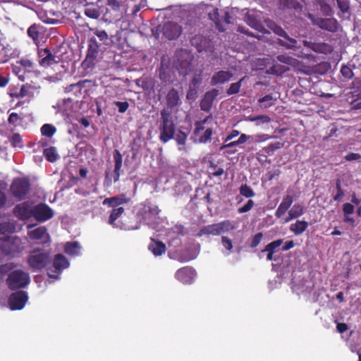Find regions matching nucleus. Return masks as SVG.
Here are the masks:
<instances>
[{"mask_svg":"<svg viewBox=\"0 0 361 361\" xmlns=\"http://www.w3.org/2000/svg\"><path fill=\"white\" fill-rule=\"evenodd\" d=\"M92 31L94 35L90 37L87 41L86 56L82 63V66L85 68L94 66L97 58L109 49L113 43L111 37H109L105 30L96 28Z\"/></svg>","mask_w":361,"mask_h":361,"instance_id":"obj_1","label":"nucleus"},{"mask_svg":"<svg viewBox=\"0 0 361 361\" xmlns=\"http://www.w3.org/2000/svg\"><path fill=\"white\" fill-rule=\"evenodd\" d=\"M130 202V198L127 197L125 194L106 197L103 200V205L112 208L107 221L109 225L116 228L128 231L140 228L141 220L135 225L126 224H119L117 222V220L122 216L125 212V209L120 206L124 204H128Z\"/></svg>","mask_w":361,"mask_h":361,"instance_id":"obj_2","label":"nucleus"},{"mask_svg":"<svg viewBox=\"0 0 361 361\" xmlns=\"http://www.w3.org/2000/svg\"><path fill=\"white\" fill-rule=\"evenodd\" d=\"M160 115L159 140L163 143H166L174 138L176 124L171 112L168 109H163L160 112Z\"/></svg>","mask_w":361,"mask_h":361,"instance_id":"obj_3","label":"nucleus"},{"mask_svg":"<svg viewBox=\"0 0 361 361\" xmlns=\"http://www.w3.org/2000/svg\"><path fill=\"white\" fill-rule=\"evenodd\" d=\"M27 264L34 270H42L51 262L50 252L42 249L35 248L30 252Z\"/></svg>","mask_w":361,"mask_h":361,"instance_id":"obj_4","label":"nucleus"},{"mask_svg":"<svg viewBox=\"0 0 361 361\" xmlns=\"http://www.w3.org/2000/svg\"><path fill=\"white\" fill-rule=\"evenodd\" d=\"M126 11L123 0H106V8L104 13L106 21L112 22L120 20Z\"/></svg>","mask_w":361,"mask_h":361,"instance_id":"obj_5","label":"nucleus"},{"mask_svg":"<svg viewBox=\"0 0 361 361\" xmlns=\"http://www.w3.org/2000/svg\"><path fill=\"white\" fill-rule=\"evenodd\" d=\"M30 283L29 274L23 270L11 271L6 279L9 289L14 290L25 287Z\"/></svg>","mask_w":361,"mask_h":361,"instance_id":"obj_6","label":"nucleus"},{"mask_svg":"<svg viewBox=\"0 0 361 361\" xmlns=\"http://www.w3.org/2000/svg\"><path fill=\"white\" fill-rule=\"evenodd\" d=\"M30 190V180L26 178H15L11 185L13 196L18 200H24Z\"/></svg>","mask_w":361,"mask_h":361,"instance_id":"obj_7","label":"nucleus"},{"mask_svg":"<svg viewBox=\"0 0 361 361\" xmlns=\"http://www.w3.org/2000/svg\"><path fill=\"white\" fill-rule=\"evenodd\" d=\"M267 26L275 34L277 35L282 37L290 42V44L284 42L283 40L279 39L278 43L279 44L286 47L288 49H292L293 47H295L297 41L296 39L291 38L288 36V35L286 33V32L279 25H278L274 21L270 20V19H266L264 20Z\"/></svg>","mask_w":361,"mask_h":361,"instance_id":"obj_8","label":"nucleus"},{"mask_svg":"<svg viewBox=\"0 0 361 361\" xmlns=\"http://www.w3.org/2000/svg\"><path fill=\"white\" fill-rule=\"evenodd\" d=\"M211 116H207L202 121H196L195 123L194 136L200 143H206L211 140L212 135L214 133L213 129L209 128L202 133V131L204 130V124L208 121Z\"/></svg>","mask_w":361,"mask_h":361,"instance_id":"obj_9","label":"nucleus"},{"mask_svg":"<svg viewBox=\"0 0 361 361\" xmlns=\"http://www.w3.org/2000/svg\"><path fill=\"white\" fill-rule=\"evenodd\" d=\"M54 216L52 209L45 203H39L33 206L32 217L39 222H45Z\"/></svg>","mask_w":361,"mask_h":361,"instance_id":"obj_10","label":"nucleus"},{"mask_svg":"<svg viewBox=\"0 0 361 361\" xmlns=\"http://www.w3.org/2000/svg\"><path fill=\"white\" fill-rule=\"evenodd\" d=\"M32 203L30 201H25L17 204L13 209V215L20 221H27L32 217Z\"/></svg>","mask_w":361,"mask_h":361,"instance_id":"obj_11","label":"nucleus"},{"mask_svg":"<svg viewBox=\"0 0 361 361\" xmlns=\"http://www.w3.org/2000/svg\"><path fill=\"white\" fill-rule=\"evenodd\" d=\"M28 300L27 294L25 291L18 290L11 294L8 298V305L11 310H22Z\"/></svg>","mask_w":361,"mask_h":361,"instance_id":"obj_12","label":"nucleus"},{"mask_svg":"<svg viewBox=\"0 0 361 361\" xmlns=\"http://www.w3.org/2000/svg\"><path fill=\"white\" fill-rule=\"evenodd\" d=\"M38 55L39 58V63L43 67H49L61 61L60 56L54 54L47 48L39 50Z\"/></svg>","mask_w":361,"mask_h":361,"instance_id":"obj_13","label":"nucleus"},{"mask_svg":"<svg viewBox=\"0 0 361 361\" xmlns=\"http://www.w3.org/2000/svg\"><path fill=\"white\" fill-rule=\"evenodd\" d=\"M162 32L166 38L169 40H173L180 36L183 28L178 23L169 21L164 23Z\"/></svg>","mask_w":361,"mask_h":361,"instance_id":"obj_14","label":"nucleus"},{"mask_svg":"<svg viewBox=\"0 0 361 361\" xmlns=\"http://www.w3.org/2000/svg\"><path fill=\"white\" fill-rule=\"evenodd\" d=\"M195 276V270L189 266L178 269L176 274V279L184 284H190L192 283Z\"/></svg>","mask_w":361,"mask_h":361,"instance_id":"obj_15","label":"nucleus"},{"mask_svg":"<svg viewBox=\"0 0 361 361\" xmlns=\"http://www.w3.org/2000/svg\"><path fill=\"white\" fill-rule=\"evenodd\" d=\"M313 23L317 25L319 28L333 33L338 31L339 26L338 20L334 18H317L313 21Z\"/></svg>","mask_w":361,"mask_h":361,"instance_id":"obj_16","label":"nucleus"},{"mask_svg":"<svg viewBox=\"0 0 361 361\" xmlns=\"http://www.w3.org/2000/svg\"><path fill=\"white\" fill-rule=\"evenodd\" d=\"M303 44L317 53L328 54L333 51L332 47L325 42H312L304 40Z\"/></svg>","mask_w":361,"mask_h":361,"instance_id":"obj_17","label":"nucleus"},{"mask_svg":"<svg viewBox=\"0 0 361 361\" xmlns=\"http://www.w3.org/2000/svg\"><path fill=\"white\" fill-rule=\"evenodd\" d=\"M233 74L229 71H219L214 73L211 78L210 84L215 86L231 80Z\"/></svg>","mask_w":361,"mask_h":361,"instance_id":"obj_18","label":"nucleus"},{"mask_svg":"<svg viewBox=\"0 0 361 361\" xmlns=\"http://www.w3.org/2000/svg\"><path fill=\"white\" fill-rule=\"evenodd\" d=\"M293 200V197L291 195H286L275 212V216L278 219L283 216L292 205Z\"/></svg>","mask_w":361,"mask_h":361,"instance_id":"obj_19","label":"nucleus"},{"mask_svg":"<svg viewBox=\"0 0 361 361\" xmlns=\"http://www.w3.org/2000/svg\"><path fill=\"white\" fill-rule=\"evenodd\" d=\"M114 160V182L116 183L120 178V172L122 167L123 157L121 152L118 149H115L113 153Z\"/></svg>","mask_w":361,"mask_h":361,"instance_id":"obj_20","label":"nucleus"},{"mask_svg":"<svg viewBox=\"0 0 361 361\" xmlns=\"http://www.w3.org/2000/svg\"><path fill=\"white\" fill-rule=\"evenodd\" d=\"M18 63L22 67V69H20L18 73H20L22 71L23 72V74L19 75L18 78L20 80L24 81L25 78L24 74L25 73L34 72L35 68V64L31 60L26 58L21 59L20 61H18Z\"/></svg>","mask_w":361,"mask_h":361,"instance_id":"obj_21","label":"nucleus"},{"mask_svg":"<svg viewBox=\"0 0 361 361\" xmlns=\"http://www.w3.org/2000/svg\"><path fill=\"white\" fill-rule=\"evenodd\" d=\"M191 44L195 46L199 52L206 51L209 47V42L202 35H195L191 39Z\"/></svg>","mask_w":361,"mask_h":361,"instance_id":"obj_22","label":"nucleus"},{"mask_svg":"<svg viewBox=\"0 0 361 361\" xmlns=\"http://www.w3.org/2000/svg\"><path fill=\"white\" fill-rule=\"evenodd\" d=\"M148 248L154 256H161L166 252L165 244L161 241L155 240L153 238H151Z\"/></svg>","mask_w":361,"mask_h":361,"instance_id":"obj_23","label":"nucleus"},{"mask_svg":"<svg viewBox=\"0 0 361 361\" xmlns=\"http://www.w3.org/2000/svg\"><path fill=\"white\" fill-rule=\"evenodd\" d=\"M179 100L180 97L177 90L170 89L166 96L167 106L170 109L176 107L178 104Z\"/></svg>","mask_w":361,"mask_h":361,"instance_id":"obj_24","label":"nucleus"},{"mask_svg":"<svg viewBox=\"0 0 361 361\" xmlns=\"http://www.w3.org/2000/svg\"><path fill=\"white\" fill-rule=\"evenodd\" d=\"M305 207L300 204H295L292 208L288 211V216L285 219V222L298 219L305 213Z\"/></svg>","mask_w":361,"mask_h":361,"instance_id":"obj_25","label":"nucleus"},{"mask_svg":"<svg viewBox=\"0 0 361 361\" xmlns=\"http://www.w3.org/2000/svg\"><path fill=\"white\" fill-rule=\"evenodd\" d=\"M309 224L305 220H297L290 226V231L295 235H300L304 233L308 228Z\"/></svg>","mask_w":361,"mask_h":361,"instance_id":"obj_26","label":"nucleus"},{"mask_svg":"<svg viewBox=\"0 0 361 361\" xmlns=\"http://www.w3.org/2000/svg\"><path fill=\"white\" fill-rule=\"evenodd\" d=\"M27 235L29 238L33 240H41L45 237H49L47 230L44 226H39L32 231H28Z\"/></svg>","mask_w":361,"mask_h":361,"instance_id":"obj_27","label":"nucleus"},{"mask_svg":"<svg viewBox=\"0 0 361 361\" xmlns=\"http://www.w3.org/2000/svg\"><path fill=\"white\" fill-rule=\"evenodd\" d=\"M53 266L56 270L61 271L69 266V262L64 255L57 254L54 256Z\"/></svg>","mask_w":361,"mask_h":361,"instance_id":"obj_28","label":"nucleus"},{"mask_svg":"<svg viewBox=\"0 0 361 361\" xmlns=\"http://www.w3.org/2000/svg\"><path fill=\"white\" fill-rule=\"evenodd\" d=\"M204 235H219L218 224L216 223L204 226L197 233V237H202Z\"/></svg>","mask_w":361,"mask_h":361,"instance_id":"obj_29","label":"nucleus"},{"mask_svg":"<svg viewBox=\"0 0 361 361\" xmlns=\"http://www.w3.org/2000/svg\"><path fill=\"white\" fill-rule=\"evenodd\" d=\"M84 13L86 16L92 19H97L100 16L99 6L92 3L87 4Z\"/></svg>","mask_w":361,"mask_h":361,"instance_id":"obj_30","label":"nucleus"},{"mask_svg":"<svg viewBox=\"0 0 361 361\" xmlns=\"http://www.w3.org/2000/svg\"><path fill=\"white\" fill-rule=\"evenodd\" d=\"M245 21L252 28L259 31L262 30V25L257 20L256 15L254 13L248 12L245 16Z\"/></svg>","mask_w":361,"mask_h":361,"instance_id":"obj_31","label":"nucleus"},{"mask_svg":"<svg viewBox=\"0 0 361 361\" xmlns=\"http://www.w3.org/2000/svg\"><path fill=\"white\" fill-rule=\"evenodd\" d=\"M80 246L78 242H68L65 245L64 252L69 255H78L80 253Z\"/></svg>","mask_w":361,"mask_h":361,"instance_id":"obj_32","label":"nucleus"},{"mask_svg":"<svg viewBox=\"0 0 361 361\" xmlns=\"http://www.w3.org/2000/svg\"><path fill=\"white\" fill-rule=\"evenodd\" d=\"M219 226V234L230 232L235 229L236 226L233 221L230 220H224L217 223Z\"/></svg>","mask_w":361,"mask_h":361,"instance_id":"obj_33","label":"nucleus"},{"mask_svg":"<svg viewBox=\"0 0 361 361\" xmlns=\"http://www.w3.org/2000/svg\"><path fill=\"white\" fill-rule=\"evenodd\" d=\"M13 226L9 223L0 224V239L7 240L8 235L13 232Z\"/></svg>","mask_w":361,"mask_h":361,"instance_id":"obj_34","label":"nucleus"},{"mask_svg":"<svg viewBox=\"0 0 361 361\" xmlns=\"http://www.w3.org/2000/svg\"><path fill=\"white\" fill-rule=\"evenodd\" d=\"M85 80H80L76 83H73L65 87L66 92H73L75 95L81 92L82 88L84 87Z\"/></svg>","mask_w":361,"mask_h":361,"instance_id":"obj_35","label":"nucleus"},{"mask_svg":"<svg viewBox=\"0 0 361 361\" xmlns=\"http://www.w3.org/2000/svg\"><path fill=\"white\" fill-rule=\"evenodd\" d=\"M43 154L46 159L49 162H54L59 157L54 147H50L49 148L44 149Z\"/></svg>","mask_w":361,"mask_h":361,"instance_id":"obj_36","label":"nucleus"},{"mask_svg":"<svg viewBox=\"0 0 361 361\" xmlns=\"http://www.w3.org/2000/svg\"><path fill=\"white\" fill-rule=\"evenodd\" d=\"M209 18L215 23L216 27L219 31L223 32L225 30V29L221 25L219 20V13L218 8L213 9V11L209 13Z\"/></svg>","mask_w":361,"mask_h":361,"instance_id":"obj_37","label":"nucleus"},{"mask_svg":"<svg viewBox=\"0 0 361 361\" xmlns=\"http://www.w3.org/2000/svg\"><path fill=\"white\" fill-rule=\"evenodd\" d=\"M336 194L333 197L334 201L339 202L341 201L343 197L345 196V191L342 188V181L341 178H337L336 180Z\"/></svg>","mask_w":361,"mask_h":361,"instance_id":"obj_38","label":"nucleus"},{"mask_svg":"<svg viewBox=\"0 0 361 361\" xmlns=\"http://www.w3.org/2000/svg\"><path fill=\"white\" fill-rule=\"evenodd\" d=\"M23 120V116L18 115L17 113L12 112L8 118V123L11 126L15 128L22 123Z\"/></svg>","mask_w":361,"mask_h":361,"instance_id":"obj_39","label":"nucleus"},{"mask_svg":"<svg viewBox=\"0 0 361 361\" xmlns=\"http://www.w3.org/2000/svg\"><path fill=\"white\" fill-rule=\"evenodd\" d=\"M39 25L33 24L27 29V35L30 37L35 42H37L39 41Z\"/></svg>","mask_w":361,"mask_h":361,"instance_id":"obj_40","label":"nucleus"},{"mask_svg":"<svg viewBox=\"0 0 361 361\" xmlns=\"http://www.w3.org/2000/svg\"><path fill=\"white\" fill-rule=\"evenodd\" d=\"M288 68L283 65L275 63L270 67V68L267 71V73L269 74H274L276 75H281L283 73H284Z\"/></svg>","mask_w":361,"mask_h":361,"instance_id":"obj_41","label":"nucleus"},{"mask_svg":"<svg viewBox=\"0 0 361 361\" xmlns=\"http://www.w3.org/2000/svg\"><path fill=\"white\" fill-rule=\"evenodd\" d=\"M56 132V128L51 124H44L41 128L42 135L47 137H51Z\"/></svg>","mask_w":361,"mask_h":361,"instance_id":"obj_42","label":"nucleus"},{"mask_svg":"<svg viewBox=\"0 0 361 361\" xmlns=\"http://www.w3.org/2000/svg\"><path fill=\"white\" fill-rule=\"evenodd\" d=\"M244 79L245 78L243 77L237 82L231 83L230 87L226 90V94L228 96L238 94L240 90L242 82Z\"/></svg>","mask_w":361,"mask_h":361,"instance_id":"obj_43","label":"nucleus"},{"mask_svg":"<svg viewBox=\"0 0 361 361\" xmlns=\"http://www.w3.org/2000/svg\"><path fill=\"white\" fill-rule=\"evenodd\" d=\"M209 175L215 177L221 176L224 173V170L221 167H218L213 161L209 162Z\"/></svg>","mask_w":361,"mask_h":361,"instance_id":"obj_44","label":"nucleus"},{"mask_svg":"<svg viewBox=\"0 0 361 361\" xmlns=\"http://www.w3.org/2000/svg\"><path fill=\"white\" fill-rule=\"evenodd\" d=\"M9 140H10L11 145L13 147L22 148L24 146L22 137L20 136V135L19 133H13L11 136Z\"/></svg>","mask_w":361,"mask_h":361,"instance_id":"obj_45","label":"nucleus"},{"mask_svg":"<svg viewBox=\"0 0 361 361\" xmlns=\"http://www.w3.org/2000/svg\"><path fill=\"white\" fill-rule=\"evenodd\" d=\"M284 144L281 142L271 143L268 146L263 148V150L268 154H273L276 149L283 148Z\"/></svg>","mask_w":361,"mask_h":361,"instance_id":"obj_46","label":"nucleus"},{"mask_svg":"<svg viewBox=\"0 0 361 361\" xmlns=\"http://www.w3.org/2000/svg\"><path fill=\"white\" fill-rule=\"evenodd\" d=\"M283 239H278V240H274L265 246L264 250H270V251L273 252L274 253H275L278 250L279 247L283 244Z\"/></svg>","mask_w":361,"mask_h":361,"instance_id":"obj_47","label":"nucleus"},{"mask_svg":"<svg viewBox=\"0 0 361 361\" xmlns=\"http://www.w3.org/2000/svg\"><path fill=\"white\" fill-rule=\"evenodd\" d=\"M240 193L241 195L247 198L252 197L255 195L254 190L247 184H244L240 186Z\"/></svg>","mask_w":361,"mask_h":361,"instance_id":"obj_48","label":"nucleus"},{"mask_svg":"<svg viewBox=\"0 0 361 361\" xmlns=\"http://www.w3.org/2000/svg\"><path fill=\"white\" fill-rule=\"evenodd\" d=\"M273 97L271 94L265 95L258 99L259 104L264 108H268L273 105Z\"/></svg>","mask_w":361,"mask_h":361,"instance_id":"obj_49","label":"nucleus"},{"mask_svg":"<svg viewBox=\"0 0 361 361\" xmlns=\"http://www.w3.org/2000/svg\"><path fill=\"white\" fill-rule=\"evenodd\" d=\"M161 210L159 209L157 205L152 204H145V212L148 213L152 216H157Z\"/></svg>","mask_w":361,"mask_h":361,"instance_id":"obj_50","label":"nucleus"},{"mask_svg":"<svg viewBox=\"0 0 361 361\" xmlns=\"http://www.w3.org/2000/svg\"><path fill=\"white\" fill-rule=\"evenodd\" d=\"M188 135L185 133L179 130L178 133L174 136L178 145L185 146Z\"/></svg>","mask_w":361,"mask_h":361,"instance_id":"obj_51","label":"nucleus"},{"mask_svg":"<svg viewBox=\"0 0 361 361\" xmlns=\"http://www.w3.org/2000/svg\"><path fill=\"white\" fill-rule=\"evenodd\" d=\"M198 87L189 84L186 98L189 100H195L197 98Z\"/></svg>","mask_w":361,"mask_h":361,"instance_id":"obj_52","label":"nucleus"},{"mask_svg":"<svg viewBox=\"0 0 361 361\" xmlns=\"http://www.w3.org/2000/svg\"><path fill=\"white\" fill-rule=\"evenodd\" d=\"M219 94V91L216 89H212L209 91H207L204 94V98L207 100H209L212 103L214 102V100L217 97Z\"/></svg>","mask_w":361,"mask_h":361,"instance_id":"obj_53","label":"nucleus"},{"mask_svg":"<svg viewBox=\"0 0 361 361\" xmlns=\"http://www.w3.org/2000/svg\"><path fill=\"white\" fill-rule=\"evenodd\" d=\"M341 73L346 80H350L354 76L353 70L348 66H342Z\"/></svg>","mask_w":361,"mask_h":361,"instance_id":"obj_54","label":"nucleus"},{"mask_svg":"<svg viewBox=\"0 0 361 361\" xmlns=\"http://www.w3.org/2000/svg\"><path fill=\"white\" fill-rule=\"evenodd\" d=\"M221 244L224 247V248L228 250V252H231L233 250V242L232 240L230 239L227 236H222L221 237Z\"/></svg>","mask_w":361,"mask_h":361,"instance_id":"obj_55","label":"nucleus"},{"mask_svg":"<svg viewBox=\"0 0 361 361\" xmlns=\"http://www.w3.org/2000/svg\"><path fill=\"white\" fill-rule=\"evenodd\" d=\"M202 82V71H200L199 73H196L194 74L190 84L192 85V86L195 85L199 87V85Z\"/></svg>","mask_w":361,"mask_h":361,"instance_id":"obj_56","label":"nucleus"},{"mask_svg":"<svg viewBox=\"0 0 361 361\" xmlns=\"http://www.w3.org/2000/svg\"><path fill=\"white\" fill-rule=\"evenodd\" d=\"M263 238L262 233L259 232L256 233L252 238L250 247L252 248L256 247L262 241Z\"/></svg>","mask_w":361,"mask_h":361,"instance_id":"obj_57","label":"nucleus"},{"mask_svg":"<svg viewBox=\"0 0 361 361\" xmlns=\"http://www.w3.org/2000/svg\"><path fill=\"white\" fill-rule=\"evenodd\" d=\"M212 104L213 103L203 97L200 101V106L202 111L209 112L212 109Z\"/></svg>","mask_w":361,"mask_h":361,"instance_id":"obj_58","label":"nucleus"},{"mask_svg":"<svg viewBox=\"0 0 361 361\" xmlns=\"http://www.w3.org/2000/svg\"><path fill=\"white\" fill-rule=\"evenodd\" d=\"M254 206V201L252 200H249L247 203L238 209V212L240 214L245 213L251 210V209Z\"/></svg>","mask_w":361,"mask_h":361,"instance_id":"obj_59","label":"nucleus"},{"mask_svg":"<svg viewBox=\"0 0 361 361\" xmlns=\"http://www.w3.org/2000/svg\"><path fill=\"white\" fill-rule=\"evenodd\" d=\"M342 209H343V216L352 214L355 212L354 206L352 204L348 203V202L343 204Z\"/></svg>","mask_w":361,"mask_h":361,"instance_id":"obj_60","label":"nucleus"},{"mask_svg":"<svg viewBox=\"0 0 361 361\" xmlns=\"http://www.w3.org/2000/svg\"><path fill=\"white\" fill-rule=\"evenodd\" d=\"M114 104L118 108V112L121 114L125 113L129 107L128 102H115Z\"/></svg>","mask_w":361,"mask_h":361,"instance_id":"obj_61","label":"nucleus"},{"mask_svg":"<svg viewBox=\"0 0 361 361\" xmlns=\"http://www.w3.org/2000/svg\"><path fill=\"white\" fill-rule=\"evenodd\" d=\"M361 158V154L358 153L350 152L344 157L345 161H355L359 160Z\"/></svg>","mask_w":361,"mask_h":361,"instance_id":"obj_62","label":"nucleus"},{"mask_svg":"<svg viewBox=\"0 0 361 361\" xmlns=\"http://www.w3.org/2000/svg\"><path fill=\"white\" fill-rule=\"evenodd\" d=\"M277 60L280 62H282L286 64H290L292 61V57L286 55V54H281L277 56L276 57Z\"/></svg>","mask_w":361,"mask_h":361,"instance_id":"obj_63","label":"nucleus"},{"mask_svg":"<svg viewBox=\"0 0 361 361\" xmlns=\"http://www.w3.org/2000/svg\"><path fill=\"white\" fill-rule=\"evenodd\" d=\"M249 120L250 121H256L258 120H261L262 121L263 123H269L271 121L270 118L266 115L257 116L255 117L250 118Z\"/></svg>","mask_w":361,"mask_h":361,"instance_id":"obj_64","label":"nucleus"}]
</instances>
